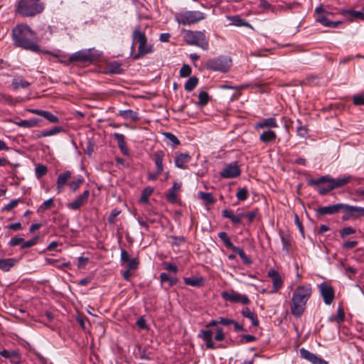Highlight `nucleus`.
I'll return each mask as SVG.
<instances>
[{
	"label": "nucleus",
	"instance_id": "nucleus-37",
	"mask_svg": "<svg viewBox=\"0 0 364 364\" xmlns=\"http://www.w3.org/2000/svg\"><path fill=\"white\" fill-rule=\"evenodd\" d=\"M184 283L191 287H201L203 284V279L200 277H184Z\"/></svg>",
	"mask_w": 364,
	"mask_h": 364
},
{
	"label": "nucleus",
	"instance_id": "nucleus-34",
	"mask_svg": "<svg viewBox=\"0 0 364 364\" xmlns=\"http://www.w3.org/2000/svg\"><path fill=\"white\" fill-rule=\"evenodd\" d=\"M279 236L282 243V249L284 251L288 253L291 246V237L289 235L284 234L282 231L279 232Z\"/></svg>",
	"mask_w": 364,
	"mask_h": 364
},
{
	"label": "nucleus",
	"instance_id": "nucleus-30",
	"mask_svg": "<svg viewBox=\"0 0 364 364\" xmlns=\"http://www.w3.org/2000/svg\"><path fill=\"white\" fill-rule=\"evenodd\" d=\"M222 216L230 219L235 225H240L242 223V216H240V213L235 215L232 210L225 209L222 211Z\"/></svg>",
	"mask_w": 364,
	"mask_h": 364
},
{
	"label": "nucleus",
	"instance_id": "nucleus-61",
	"mask_svg": "<svg viewBox=\"0 0 364 364\" xmlns=\"http://www.w3.org/2000/svg\"><path fill=\"white\" fill-rule=\"evenodd\" d=\"M121 213V210L117 209V208H114L113 209L109 217H108V222L109 224H114L115 223V219H116V217L118 216L119 215V213Z\"/></svg>",
	"mask_w": 364,
	"mask_h": 364
},
{
	"label": "nucleus",
	"instance_id": "nucleus-55",
	"mask_svg": "<svg viewBox=\"0 0 364 364\" xmlns=\"http://www.w3.org/2000/svg\"><path fill=\"white\" fill-rule=\"evenodd\" d=\"M236 197L237 200L240 201L245 200L248 197V191L247 188H243L239 189V191L236 193Z\"/></svg>",
	"mask_w": 364,
	"mask_h": 364
},
{
	"label": "nucleus",
	"instance_id": "nucleus-62",
	"mask_svg": "<svg viewBox=\"0 0 364 364\" xmlns=\"http://www.w3.org/2000/svg\"><path fill=\"white\" fill-rule=\"evenodd\" d=\"M231 23L232 25L237 26H242L246 25L247 23L244 21L243 19L240 18L237 16H235L230 18Z\"/></svg>",
	"mask_w": 364,
	"mask_h": 364
},
{
	"label": "nucleus",
	"instance_id": "nucleus-29",
	"mask_svg": "<svg viewBox=\"0 0 364 364\" xmlns=\"http://www.w3.org/2000/svg\"><path fill=\"white\" fill-rule=\"evenodd\" d=\"M18 262L16 258L0 259V269L4 272H9Z\"/></svg>",
	"mask_w": 364,
	"mask_h": 364
},
{
	"label": "nucleus",
	"instance_id": "nucleus-36",
	"mask_svg": "<svg viewBox=\"0 0 364 364\" xmlns=\"http://www.w3.org/2000/svg\"><path fill=\"white\" fill-rule=\"evenodd\" d=\"M107 70L109 73L120 74L123 72L122 63L118 61H112L107 65Z\"/></svg>",
	"mask_w": 364,
	"mask_h": 364
},
{
	"label": "nucleus",
	"instance_id": "nucleus-31",
	"mask_svg": "<svg viewBox=\"0 0 364 364\" xmlns=\"http://www.w3.org/2000/svg\"><path fill=\"white\" fill-rule=\"evenodd\" d=\"M343 208H346L347 210H349L350 214L354 218H359L360 216H364V208L353 206L344 203Z\"/></svg>",
	"mask_w": 364,
	"mask_h": 364
},
{
	"label": "nucleus",
	"instance_id": "nucleus-19",
	"mask_svg": "<svg viewBox=\"0 0 364 364\" xmlns=\"http://www.w3.org/2000/svg\"><path fill=\"white\" fill-rule=\"evenodd\" d=\"M353 177L351 176H346L343 178H332L331 176L330 178V184L331 188L333 190L343 187L348 183H350L352 180Z\"/></svg>",
	"mask_w": 364,
	"mask_h": 364
},
{
	"label": "nucleus",
	"instance_id": "nucleus-24",
	"mask_svg": "<svg viewBox=\"0 0 364 364\" xmlns=\"http://www.w3.org/2000/svg\"><path fill=\"white\" fill-rule=\"evenodd\" d=\"M113 136L117 140V145L119 146L120 151L123 154V155L129 156V151L127 146L125 136H124V134L119 133H114Z\"/></svg>",
	"mask_w": 364,
	"mask_h": 364
},
{
	"label": "nucleus",
	"instance_id": "nucleus-46",
	"mask_svg": "<svg viewBox=\"0 0 364 364\" xmlns=\"http://www.w3.org/2000/svg\"><path fill=\"white\" fill-rule=\"evenodd\" d=\"M210 100L209 95L205 91H201L198 95V105L203 107L205 106Z\"/></svg>",
	"mask_w": 364,
	"mask_h": 364
},
{
	"label": "nucleus",
	"instance_id": "nucleus-60",
	"mask_svg": "<svg viewBox=\"0 0 364 364\" xmlns=\"http://www.w3.org/2000/svg\"><path fill=\"white\" fill-rule=\"evenodd\" d=\"M21 198L12 200L9 203L6 205L3 208L2 210L6 211V212L11 211L13 208H14L18 204V203L21 201Z\"/></svg>",
	"mask_w": 364,
	"mask_h": 364
},
{
	"label": "nucleus",
	"instance_id": "nucleus-53",
	"mask_svg": "<svg viewBox=\"0 0 364 364\" xmlns=\"http://www.w3.org/2000/svg\"><path fill=\"white\" fill-rule=\"evenodd\" d=\"M296 122L299 124V126L296 127L297 135L302 138H305L308 135V129L302 125L300 119H297Z\"/></svg>",
	"mask_w": 364,
	"mask_h": 364
},
{
	"label": "nucleus",
	"instance_id": "nucleus-64",
	"mask_svg": "<svg viewBox=\"0 0 364 364\" xmlns=\"http://www.w3.org/2000/svg\"><path fill=\"white\" fill-rule=\"evenodd\" d=\"M328 14H330V12L325 10L322 6H319L318 7H316L315 9V11H314V16H315V18L318 16H322V15H325V16H328Z\"/></svg>",
	"mask_w": 364,
	"mask_h": 364
},
{
	"label": "nucleus",
	"instance_id": "nucleus-7",
	"mask_svg": "<svg viewBox=\"0 0 364 364\" xmlns=\"http://www.w3.org/2000/svg\"><path fill=\"white\" fill-rule=\"evenodd\" d=\"M205 14L199 11H186L177 13L175 21L179 24L191 25L205 19Z\"/></svg>",
	"mask_w": 364,
	"mask_h": 364
},
{
	"label": "nucleus",
	"instance_id": "nucleus-22",
	"mask_svg": "<svg viewBox=\"0 0 364 364\" xmlns=\"http://www.w3.org/2000/svg\"><path fill=\"white\" fill-rule=\"evenodd\" d=\"M113 136L117 140V145L119 146L120 151L123 154V155L129 156V151L127 146L125 136H124V134L119 133H114Z\"/></svg>",
	"mask_w": 364,
	"mask_h": 364
},
{
	"label": "nucleus",
	"instance_id": "nucleus-17",
	"mask_svg": "<svg viewBox=\"0 0 364 364\" xmlns=\"http://www.w3.org/2000/svg\"><path fill=\"white\" fill-rule=\"evenodd\" d=\"M120 260L122 264L127 263L129 269H136L139 264V260L136 258H129V253L125 250H121Z\"/></svg>",
	"mask_w": 364,
	"mask_h": 364
},
{
	"label": "nucleus",
	"instance_id": "nucleus-1",
	"mask_svg": "<svg viewBox=\"0 0 364 364\" xmlns=\"http://www.w3.org/2000/svg\"><path fill=\"white\" fill-rule=\"evenodd\" d=\"M14 45L32 52L40 51L36 33L26 24H19L12 29Z\"/></svg>",
	"mask_w": 364,
	"mask_h": 364
},
{
	"label": "nucleus",
	"instance_id": "nucleus-26",
	"mask_svg": "<svg viewBox=\"0 0 364 364\" xmlns=\"http://www.w3.org/2000/svg\"><path fill=\"white\" fill-rule=\"evenodd\" d=\"M165 156V153L162 150H158L155 151L153 154V160L156 165V170H158L159 172L164 171V159Z\"/></svg>",
	"mask_w": 364,
	"mask_h": 364
},
{
	"label": "nucleus",
	"instance_id": "nucleus-25",
	"mask_svg": "<svg viewBox=\"0 0 364 364\" xmlns=\"http://www.w3.org/2000/svg\"><path fill=\"white\" fill-rule=\"evenodd\" d=\"M191 160V156L186 153L177 155L174 159L175 166L181 169H186V164Z\"/></svg>",
	"mask_w": 364,
	"mask_h": 364
},
{
	"label": "nucleus",
	"instance_id": "nucleus-35",
	"mask_svg": "<svg viewBox=\"0 0 364 364\" xmlns=\"http://www.w3.org/2000/svg\"><path fill=\"white\" fill-rule=\"evenodd\" d=\"M118 115L124 119H131L133 121L139 120L138 113L132 109L120 110Z\"/></svg>",
	"mask_w": 364,
	"mask_h": 364
},
{
	"label": "nucleus",
	"instance_id": "nucleus-5",
	"mask_svg": "<svg viewBox=\"0 0 364 364\" xmlns=\"http://www.w3.org/2000/svg\"><path fill=\"white\" fill-rule=\"evenodd\" d=\"M231 66L232 59L228 55H219L210 58L205 64L206 69L220 73H227Z\"/></svg>",
	"mask_w": 364,
	"mask_h": 364
},
{
	"label": "nucleus",
	"instance_id": "nucleus-39",
	"mask_svg": "<svg viewBox=\"0 0 364 364\" xmlns=\"http://www.w3.org/2000/svg\"><path fill=\"white\" fill-rule=\"evenodd\" d=\"M63 131V128L61 127H55L48 130H43L37 135L38 138L46 137L49 136L55 135L60 132Z\"/></svg>",
	"mask_w": 364,
	"mask_h": 364
},
{
	"label": "nucleus",
	"instance_id": "nucleus-20",
	"mask_svg": "<svg viewBox=\"0 0 364 364\" xmlns=\"http://www.w3.org/2000/svg\"><path fill=\"white\" fill-rule=\"evenodd\" d=\"M340 14L344 17H346L350 21L354 19L364 20V13L360 11H354L350 9H342Z\"/></svg>",
	"mask_w": 364,
	"mask_h": 364
},
{
	"label": "nucleus",
	"instance_id": "nucleus-13",
	"mask_svg": "<svg viewBox=\"0 0 364 364\" xmlns=\"http://www.w3.org/2000/svg\"><path fill=\"white\" fill-rule=\"evenodd\" d=\"M299 353L301 358L309 361L312 364H328V362L321 357L318 356L304 348L299 350Z\"/></svg>",
	"mask_w": 364,
	"mask_h": 364
},
{
	"label": "nucleus",
	"instance_id": "nucleus-28",
	"mask_svg": "<svg viewBox=\"0 0 364 364\" xmlns=\"http://www.w3.org/2000/svg\"><path fill=\"white\" fill-rule=\"evenodd\" d=\"M316 21L320 23L326 27L329 28H337L341 23H342V21H332L329 20L325 15L316 16Z\"/></svg>",
	"mask_w": 364,
	"mask_h": 364
},
{
	"label": "nucleus",
	"instance_id": "nucleus-45",
	"mask_svg": "<svg viewBox=\"0 0 364 364\" xmlns=\"http://www.w3.org/2000/svg\"><path fill=\"white\" fill-rule=\"evenodd\" d=\"M330 178L331 176L329 175L323 176L318 178L309 180V184L311 186H317L324 183H330Z\"/></svg>",
	"mask_w": 364,
	"mask_h": 364
},
{
	"label": "nucleus",
	"instance_id": "nucleus-23",
	"mask_svg": "<svg viewBox=\"0 0 364 364\" xmlns=\"http://www.w3.org/2000/svg\"><path fill=\"white\" fill-rule=\"evenodd\" d=\"M113 136L117 140V145L119 146L120 151L123 154V155L129 156V151L127 146L125 136H124V134L119 133H114Z\"/></svg>",
	"mask_w": 364,
	"mask_h": 364
},
{
	"label": "nucleus",
	"instance_id": "nucleus-21",
	"mask_svg": "<svg viewBox=\"0 0 364 364\" xmlns=\"http://www.w3.org/2000/svg\"><path fill=\"white\" fill-rule=\"evenodd\" d=\"M198 336L205 342V346L207 348H216V346L213 341V332L210 330H202L200 331Z\"/></svg>",
	"mask_w": 364,
	"mask_h": 364
},
{
	"label": "nucleus",
	"instance_id": "nucleus-3",
	"mask_svg": "<svg viewBox=\"0 0 364 364\" xmlns=\"http://www.w3.org/2000/svg\"><path fill=\"white\" fill-rule=\"evenodd\" d=\"M45 4L41 0H17L15 14L23 17H33L41 14Z\"/></svg>",
	"mask_w": 364,
	"mask_h": 364
},
{
	"label": "nucleus",
	"instance_id": "nucleus-58",
	"mask_svg": "<svg viewBox=\"0 0 364 364\" xmlns=\"http://www.w3.org/2000/svg\"><path fill=\"white\" fill-rule=\"evenodd\" d=\"M0 355L5 358H10L17 357L18 355V353L16 350L9 351L6 349H3L2 350L0 351Z\"/></svg>",
	"mask_w": 364,
	"mask_h": 364
},
{
	"label": "nucleus",
	"instance_id": "nucleus-51",
	"mask_svg": "<svg viewBox=\"0 0 364 364\" xmlns=\"http://www.w3.org/2000/svg\"><path fill=\"white\" fill-rule=\"evenodd\" d=\"M30 83L26 80L21 79H14L12 80V85L15 90H18L19 88H26L28 87Z\"/></svg>",
	"mask_w": 364,
	"mask_h": 364
},
{
	"label": "nucleus",
	"instance_id": "nucleus-4",
	"mask_svg": "<svg viewBox=\"0 0 364 364\" xmlns=\"http://www.w3.org/2000/svg\"><path fill=\"white\" fill-rule=\"evenodd\" d=\"M133 43L132 50L134 48V43H138V52L133 56L134 60H138L144 55L151 53L154 50L153 46L147 43L145 33L139 28H135L132 33Z\"/></svg>",
	"mask_w": 364,
	"mask_h": 364
},
{
	"label": "nucleus",
	"instance_id": "nucleus-41",
	"mask_svg": "<svg viewBox=\"0 0 364 364\" xmlns=\"http://www.w3.org/2000/svg\"><path fill=\"white\" fill-rule=\"evenodd\" d=\"M218 237L223 242L224 245L227 248L231 249L232 250L235 247L231 242L228 235L225 232H220L218 233Z\"/></svg>",
	"mask_w": 364,
	"mask_h": 364
},
{
	"label": "nucleus",
	"instance_id": "nucleus-44",
	"mask_svg": "<svg viewBox=\"0 0 364 364\" xmlns=\"http://www.w3.org/2000/svg\"><path fill=\"white\" fill-rule=\"evenodd\" d=\"M16 125L21 127H26L31 128L36 126L37 119H31L28 120H19L18 122H14Z\"/></svg>",
	"mask_w": 364,
	"mask_h": 364
},
{
	"label": "nucleus",
	"instance_id": "nucleus-33",
	"mask_svg": "<svg viewBox=\"0 0 364 364\" xmlns=\"http://www.w3.org/2000/svg\"><path fill=\"white\" fill-rule=\"evenodd\" d=\"M241 314L244 317L247 318L251 321L252 326H257L259 325V321L257 316L248 307L243 308Z\"/></svg>",
	"mask_w": 364,
	"mask_h": 364
},
{
	"label": "nucleus",
	"instance_id": "nucleus-32",
	"mask_svg": "<svg viewBox=\"0 0 364 364\" xmlns=\"http://www.w3.org/2000/svg\"><path fill=\"white\" fill-rule=\"evenodd\" d=\"M181 186L180 183H174L172 188L168 190L166 195V199L168 202L174 203L176 202V193L181 188Z\"/></svg>",
	"mask_w": 364,
	"mask_h": 364
},
{
	"label": "nucleus",
	"instance_id": "nucleus-49",
	"mask_svg": "<svg viewBox=\"0 0 364 364\" xmlns=\"http://www.w3.org/2000/svg\"><path fill=\"white\" fill-rule=\"evenodd\" d=\"M198 197L201 200H204L206 203V204H213L215 202L214 198H213L212 193H205V192L200 191L198 193Z\"/></svg>",
	"mask_w": 364,
	"mask_h": 364
},
{
	"label": "nucleus",
	"instance_id": "nucleus-9",
	"mask_svg": "<svg viewBox=\"0 0 364 364\" xmlns=\"http://www.w3.org/2000/svg\"><path fill=\"white\" fill-rule=\"evenodd\" d=\"M221 296L224 300L232 303L248 304L250 302V300L247 295L238 294L233 290L230 291H223L221 293Z\"/></svg>",
	"mask_w": 364,
	"mask_h": 364
},
{
	"label": "nucleus",
	"instance_id": "nucleus-59",
	"mask_svg": "<svg viewBox=\"0 0 364 364\" xmlns=\"http://www.w3.org/2000/svg\"><path fill=\"white\" fill-rule=\"evenodd\" d=\"M38 238H39V237L38 235H36L34 237H33L32 239H31L26 242H23V243L21 246V248L26 249V248H28V247H31L35 245L37 243Z\"/></svg>",
	"mask_w": 364,
	"mask_h": 364
},
{
	"label": "nucleus",
	"instance_id": "nucleus-63",
	"mask_svg": "<svg viewBox=\"0 0 364 364\" xmlns=\"http://www.w3.org/2000/svg\"><path fill=\"white\" fill-rule=\"evenodd\" d=\"M355 232V230L352 227H346L340 231V234L342 237L354 234Z\"/></svg>",
	"mask_w": 364,
	"mask_h": 364
},
{
	"label": "nucleus",
	"instance_id": "nucleus-27",
	"mask_svg": "<svg viewBox=\"0 0 364 364\" xmlns=\"http://www.w3.org/2000/svg\"><path fill=\"white\" fill-rule=\"evenodd\" d=\"M277 139V134L272 129H267L262 132L259 136V139L264 144H269L271 142H274Z\"/></svg>",
	"mask_w": 364,
	"mask_h": 364
},
{
	"label": "nucleus",
	"instance_id": "nucleus-18",
	"mask_svg": "<svg viewBox=\"0 0 364 364\" xmlns=\"http://www.w3.org/2000/svg\"><path fill=\"white\" fill-rule=\"evenodd\" d=\"M268 276L272 278L273 282L272 293H277L283 284V280L279 272L274 269H270L268 272Z\"/></svg>",
	"mask_w": 364,
	"mask_h": 364
},
{
	"label": "nucleus",
	"instance_id": "nucleus-38",
	"mask_svg": "<svg viewBox=\"0 0 364 364\" xmlns=\"http://www.w3.org/2000/svg\"><path fill=\"white\" fill-rule=\"evenodd\" d=\"M159 278L161 283L168 282V287H171L173 285L176 284L178 282V279L176 277H171L168 274L165 272H162L159 275Z\"/></svg>",
	"mask_w": 364,
	"mask_h": 364
},
{
	"label": "nucleus",
	"instance_id": "nucleus-12",
	"mask_svg": "<svg viewBox=\"0 0 364 364\" xmlns=\"http://www.w3.org/2000/svg\"><path fill=\"white\" fill-rule=\"evenodd\" d=\"M276 114H273L272 117L268 118H263L255 124V129H271L272 128H277L279 127L277 119L275 118Z\"/></svg>",
	"mask_w": 364,
	"mask_h": 364
},
{
	"label": "nucleus",
	"instance_id": "nucleus-47",
	"mask_svg": "<svg viewBox=\"0 0 364 364\" xmlns=\"http://www.w3.org/2000/svg\"><path fill=\"white\" fill-rule=\"evenodd\" d=\"M154 191V188L151 186L145 188L141 193L140 197V201L144 203H147L149 202V198L152 194Z\"/></svg>",
	"mask_w": 364,
	"mask_h": 364
},
{
	"label": "nucleus",
	"instance_id": "nucleus-15",
	"mask_svg": "<svg viewBox=\"0 0 364 364\" xmlns=\"http://www.w3.org/2000/svg\"><path fill=\"white\" fill-rule=\"evenodd\" d=\"M343 203H336L328 206H322L316 210V213L320 215H333L341 212Z\"/></svg>",
	"mask_w": 364,
	"mask_h": 364
},
{
	"label": "nucleus",
	"instance_id": "nucleus-8",
	"mask_svg": "<svg viewBox=\"0 0 364 364\" xmlns=\"http://www.w3.org/2000/svg\"><path fill=\"white\" fill-rule=\"evenodd\" d=\"M70 63H90L95 60L91 49L80 50L69 57Z\"/></svg>",
	"mask_w": 364,
	"mask_h": 364
},
{
	"label": "nucleus",
	"instance_id": "nucleus-6",
	"mask_svg": "<svg viewBox=\"0 0 364 364\" xmlns=\"http://www.w3.org/2000/svg\"><path fill=\"white\" fill-rule=\"evenodd\" d=\"M184 41L190 46H195L207 50L209 48L208 41L203 31H186L183 36Z\"/></svg>",
	"mask_w": 364,
	"mask_h": 364
},
{
	"label": "nucleus",
	"instance_id": "nucleus-56",
	"mask_svg": "<svg viewBox=\"0 0 364 364\" xmlns=\"http://www.w3.org/2000/svg\"><path fill=\"white\" fill-rule=\"evenodd\" d=\"M191 74V68L188 65L184 64L180 70V77H187L190 76Z\"/></svg>",
	"mask_w": 364,
	"mask_h": 364
},
{
	"label": "nucleus",
	"instance_id": "nucleus-16",
	"mask_svg": "<svg viewBox=\"0 0 364 364\" xmlns=\"http://www.w3.org/2000/svg\"><path fill=\"white\" fill-rule=\"evenodd\" d=\"M71 176L72 173L70 171H65L58 175L56 181V191L58 193H60L62 192L63 188L71 178Z\"/></svg>",
	"mask_w": 364,
	"mask_h": 364
},
{
	"label": "nucleus",
	"instance_id": "nucleus-10",
	"mask_svg": "<svg viewBox=\"0 0 364 364\" xmlns=\"http://www.w3.org/2000/svg\"><path fill=\"white\" fill-rule=\"evenodd\" d=\"M321 296L326 305H331L335 298V291L333 287L326 282H322L318 285Z\"/></svg>",
	"mask_w": 364,
	"mask_h": 364
},
{
	"label": "nucleus",
	"instance_id": "nucleus-54",
	"mask_svg": "<svg viewBox=\"0 0 364 364\" xmlns=\"http://www.w3.org/2000/svg\"><path fill=\"white\" fill-rule=\"evenodd\" d=\"M164 135L169 141L170 144L173 146H176L180 144L178 139L171 132H164Z\"/></svg>",
	"mask_w": 364,
	"mask_h": 364
},
{
	"label": "nucleus",
	"instance_id": "nucleus-14",
	"mask_svg": "<svg viewBox=\"0 0 364 364\" xmlns=\"http://www.w3.org/2000/svg\"><path fill=\"white\" fill-rule=\"evenodd\" d=\"M90 197V191L85 190L81 195L78 196L75 200L67 205V207L73 210H79L83 205H85Z\"/></svg>",
	"mask_w": 364,
	"mask_h": 364
},
{
	"label": "nucleus",
	"instance_id": "nucleus-52",
	"mask_svg": "<svg viewBox=\"0 0 364 364\" xmlns=\"http://www.w3.org/2000/svg\"><path fill=\"white\" fill-rule=\"evenodd\" d=\"M17 102L18 100L13 98L11 95L0 93V102L6 103L9 105H15Z\"/></svg>",
	"mask_w": 364,
	"mask_h": 364
},
{
	"label": "nucleus",
	"instance_id": "nucleus-48",
	"mask_svg": "<svg viewBox=\"0 0 364 364\" xmlns=\"http://www.w3.org/2000/svg\"><path fill=\"white\" fill-rule=\"evenodd\" d=\"M84 183L82 176H79L76 180L71 181L68 186L72 192L75 193L80 188L81 184Z\"/></svg>",
	"mask_w": 364,
	"mask_h": 364
},
{
	"label": "nucleus",
	"instance_id": "nucleus-2",
	"mask_svg": "<svg viewBox=\"0 0 364 364\" xmlns=\"http://www.w3.org/2000/svg\"><path fill=\"white\" fill-rule=\"evenodd\" d=\"M311 294L312 287L310 284L296 287L292 294L290 304V311L294 317L300 318L304 314Z\"/></svg>",
	"mask_w": 364,
	"mask_h": 364
},
{
	"label": "nucleus",
	"instance_id": "nucleus-11",
	"mask_svg": "<svg viewBox=\"0 0 364 364\" xmlns=\"http://www.w3.org/2000/svg\"><path fill=\"white\" fill-rule=\"evenodd\" d=\"M241 173L237 162H232L226 164L223 170L220 173V176L223 178H235L238 177Z\"/></svg>",
	"mask_w": 364,
	"mask_h": 364
},
{
	"label": "nucleus",
	"instance_id": "nucleus-42",
	"mask_svg": "<svg viewBox=\"0 0 364 364\" xmlns=\"http://www.w3.org/2000/svg\"><path fill=\"white\" fill-rule=\"evenodd\" d=\"M232 251L238 254L244 264H250L252 263V260L246 255L244 250L240 247L235 246Z\"/></svg>",
	"mask_w": 364,
	"mask_h": 364
},
{
	"label": "nucleus",
	"instance_id": "nucleus-43",
	"mask_svg": "<svg viewBox=\"0 0 364 364\" xmlns=\"http://www.w3.org/2000/svg\"><path fill=\"white\" fill-rule=\"evenodd\" d=\"M47 172L48 168L46 166L41 164L36 165L35 176L38 179H40L41 178L46 175Z\"/></svg>",
	"mask_w": 364,
	"mask_h": 364
},
{
	"label": "nucleus",
	"instance_id": "nucleus-57",
	"mask_svg": "<svg viewBox=\"0 0 364 364\" xmlns=\"http://www.w3.org/2000/svg\"><path fill=\"white\" fill-rule=\"evenodd\" d=\"M43 117L52 123H57L59 122V118L48 111H44Z\"/></svg>",
	"mask_w": 364,
	"mask_h": 364
},
{
	"label": "nucleus",
	"instance_id": "nucleus-50",
	"mask_svg": "<svg viewBox=\"0 0 364 364\" xmlns=\"http://www.w3.org/2000/svg\"><path fill=\"white\" fill-rule=\"evenodd\" d=\"M54 205V200L53 198H50L46 201H44L38 208V212H44L47 210L50 209Z\"/></svg>",
	"mask_w": 364,
	"mask_h": 364
},
{
	"label": "nucleus",
	"instance_id": "nucleus-40",
	"mask_svg": "<svg viewBox=\"0 0 364 364\" xmlns=\"http://www.w3.org/2000/svg\"><path fill=\"white\" fill-rule=\"evenodd\" d=\"M198 83V78L196 76L191 77L185 83L184 89L190 92L194 90Z\"/></svg>",
	"mask_w": 364,
	"mask_h": 364
}]
</instances>
